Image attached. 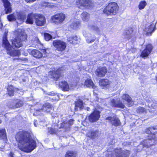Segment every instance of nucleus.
Masks as SVG:
<instances>
[{
  "label": "nucleus",
  "mask_w": 157,
  "mask_h": 157,
  "mask_svg": "<svg viewBox=\"0 0 157 157\" xmlns=\"http://www.w3.org/2000/svg\"><path fill=\"white\" fill-rule=\"evenodd\" d=\"M35 20L36 25L38 26H41L44 25L45 22L44 17L40 14L36 13Z\"/></svg>",
  "instance_id": "obj_16"
},
{
  "label": "nucleus",
  "mask_w": 157,
  "mask_h": 157,
  "mask_svg": "<svg viewBox=\"0 0 157 157\" xmlns=\"http://www.w3.org/2000/svg\"><path fill=\"white\" fill-rule=\"evenodd\" d=\"M37 122V120H35L34 121V124L35 127H37L36 123Z\"/></svg>",
  "instance_id": "obj_51"
},
{
  "label": "nucleus",
  "mask_w": 157,
  "mask_h": 157,
  "mask_svg": "<svg viewBox=\"0 0 157 157\" xmlns=\"http://www.w3.org/2000/svg\"><path fill=\"white\" fill-rule=\"evenodd\" d=\"M16 139L19 142V149L22 151L30 152L36 147V142L31 138L30 133L28 132H19L17 134Z\"/></svg>",
  "instance_id": "obj_1"
},
{
  "label": "nucleus",
  "mask_w": 157,
  "mask_h": 157,
  "mask_svg": "<svg viewBox=\"0 0 157 157\" xmlns=\"http://www.w3.org/2000/svg\"><path fill=\"white\" fill-rule=\"evenodd\" d=\"M31 53L33 56L37 58H41L43 56L41 52L36 49L33 50L31 51Z\"/></svg>",
  "instance_id": "obj_29"
},
{
  "label": "nucleus",
  "mask_w": 157,
  "mask_h": 157,
  "mask_svg": "<svg viewBox=\"0 0 157 157\" xmlns=\"http://www.w3.org/2000/svg\"><path fill=\"white\" fill-rule=\"evenodd\" d=\"M36 13H31L29 14L27 16L26 23L33 24L34 22V20H35Z\"/></svg>",
  "instance_id": "obj_25"
},
{
  "label": "nucleus",
  "mask_w": 157,
  "mask_h": 157,
  "mask_svg": "<svg viewBox=\"0 0 157 157\" xmlns=\"http://www.w3.org/2000/svg\"><path fill=\"white\" fill-rule=\"evenodd\" d=\"M73 120L64 121L60 124V128H63L65 131H68L73 124Z\"/></svg>",
  "instance_id": "obj_15"
},
{
  "label": "nucleus",
  "mask_w": 157,
  "mask_h": 157,
  "mask_svg": "<svg viewBox=\"0 0 157 157\" xmlns=\"http://www.w3.org/2000/svg\"><path fill=\"white\" fill-rule=\"evenodd\" d=\"M80 25V22L78 19H72L71 21L70 27L74 29H77Z\"/></svg>",
  "instance_id": "obj_26"
},
{
  "label": "nucleus",
  "mask_w": 157,
  "mask_h": 157,
  "mask_svg": "<svg viewBox=\"0 0 157 157\" xmlns=\"http://www.w3.org/2000/svg\"><path fill=\"white\" fill-rule=\"evenodd\" d=\"M155 30V25L154 23H147L146 25L144 30V33L147 36H151L152 33Z\"/></svg>",
  "instance_id": "obj_14"
},
{
  "label": "nucleus",
  "mask_w": 157,
  "mask_h": 157,
  "mask_svg": "<svg viewBox=\"0 0 157 157\" xmlns=\"http://www.w3.org/2000/svg\"><path fill=\"white\" fill-rule=\"evenodd\" d=\"M71 39L73 40V44H77V41L78 40V38L76 36L72 37L71 36Z\"/></svg>",
  "instance_id": "obj_42"
},
{
  "label": "nucleus",
  "mask_w": 157,
  "mask_h": 157,
  "mask_svg": "<svg viewBox=\"0 0 157 157\" xmlns=\"http://www.w3.org/2000/svg\"><path fill=\"white\" fill-rule=\"evenodd\" d=\"M3 3L5 11L6 14L10 13L12 12V8L10 2L8 0H2Z\"/></svg>",
  "instance_id": "obj_23"
},
{
  "label": "nucleus",
  "mask_w": 157,
  "mask_h": 157,
  "mask_svg": "<svg viewBox=\"0 0 157 157\" xmlns=\"http://www.w3.org/2000/svg\"><path fill=\"white\" fill-rule=\"evenodd\" d=\"M136 111L138 113L147 112L146 110L144 108L141 107H139L137 108Z\"/></svg>",
  "instance_id": "obj_39"
},
{
  "label": "nucleus",
  "mask_w": 157,
  "mask_h": 157,
  "mask_svg": "<svg viewBox=\"0 0 157 157\" xmlns=\"http://www.w3.org/2000/svg\"><path fill=\"white\" fill-rule=\"evenodd\" d=\"M71 36L67 37V40L71 44H73V40L71 39Z\"/></svg>",
  "instance_id": "obj_47"
},
{
  "label": "nucleus",
  "mask_w": 157,
  "mask_h": 157,
  "mask_svg": "<svg viewBox=\"0 0 157 157\" xmlns=\"http://www.w3.org/2000/svg\"><path fill=\"white\" fill-rule=\"evenodd\" d=\"M95 39V37H93L92 38H90L86 39V41L88 43H90L93 42Z\"/></svg>",
  "instance_id": "obj_44"
},
{
  "label": "nucleus",
  "mask_w": 157,
  "mask_h": 157,
  "mask_svg": "<svg viewBox=\"0 0 157 157\" xmlns=\"http://www.w3.org/2000/svg\"><path fill=\"white\" fill-rule=\"evenodd\" d=\"M106 122L111 123L112 125L115 126L120 125L121 123L120 120L115 115L109 116L105 119Z\"/></svg>",
  "instance_id": "obj_13"
},
{
  "label": "nucleus",
  "mask_w": 157,
  "mask_h": 157,
  "mask_svg": "<svg viewBox=\"0 0 157 157\" xmlns=\"http://www.w3.org/2000/svg\"><path fill=\"white\" fill-rule=\"evenodd\" d=\"M17 17L16 18L13 14H12L7 16V19L10 21L17 20V23L18 24H21L22 23L26 17L25 13L23 12H17Z\"/></svg>",
  "instance_id": "obj_4"
},
{
  "label": "nucleus",
  "mask_w": 157,
  "mask_h": 157,
  "mask_svg": "<svg viewBox=\"0 0 157 157\" xmlns=\"http://www.w3.org/2000/svg\"><path fill=\"white\" fill-rule=\"evenodd\" d=\"M76 5L82 9L88 8L92 6L91 2L89 0H77Z\"/></svg>",
  "instance_id": "obj_11"
},
{
  "label": "nucleus",
  "mask_w": 157,
  "mask_h": 157,
  "mask_svg": "<svg viewBox=\"0 0 157 157\" xmlns=\"http://www.w3.org/2000/svg\"><path fill=\"white\" fill-rule=\"evenodd\" d=\"M84 85L87 87H92L94 89L96 88V87L94 85L92 81L89 79H87L85 81Z\"/></svg>",
  "instance_id": "obj_32"
},
{
  "label": "nucleus",
  "mask_w": 157,
  "mask_h": 157,
  "mask_svg": "<svg viewBox=\"0 0 157 157\" xmlns=\"http://www.w3.org/2000/svg\"><path fill=\"white\" fill-rule=\"evenodd\" d=\"M110 105L114 107H118L121 108H124V105L120 100L119 96H116L110 100Z\"/></svg>",
  "instance_id": "obj_10"
},
{
  "label": "nucleus",
  "mask_w": 157,
  "mask_h": 157,
  "mask_svg": "<svg viewBox=\"0 0 157 157\" xmlns=\"http://www.w3.org/2000/svg\"><path fill=\"white\" fill-rule=\"evenodd\" d=\"M107 71V69L105 67H99L96 70L95 73L98 77H101L104 76Z\"/></svg>",
  "instance_id": "obj_19"
},
{
  "label": "nucleus",
  "mask_w": 157,
  "mask_h": 157,
  "mask_svg": "<svg viewBox=\"0 0 157 157\" xmlns=\"http://www.w3.org/2000/svg\"><path fill=\"white\" fill-rule=\"evenodd\" d=\"M65 18V15L63 13L56 14L51 17L52 22L58 25L62 23Z\"/></svg>",
  "instance_id": "obj_8"
},
{
  "label": "nucleus",
  "mask_w": 157,
  "mask_h": 157,
  "mask_svg": "<svg viewBox=\"0 0 157 157\" xmlns=\"http://www.w3.org/2000/svg\"><path fill=\"white\" fill-rule=\"evenodd\" d=\"M53 44L57 50L62 52L65 50L67 46V44L65 42L58 40L54 41Z\"/></svg>",
  "instance_id": "obj_9"
},
{
  "label": "nucleus",
  "mask_w": 157,
  "mask_h": 157,
  "mask_svg": "<svg viewBox=\"0 0 157 157\" xmlns=\"http://www.w3.org/2000/svg\"><path fill=\"white\" fill-rule=\"evenodd\" d=\"M76 156V154L75 152L68 151L66 152L65 157H75Z\"/></svg>",
  "instance_id": "obj_36"
},
{
  "label": "nucleus",
  "mask_w": 157,
  "mask_h": 157,
  "mask_svg": "<svg viewBox=\"0 0 157 157\" xmlns=\"http://www.w3.org/2000/svg\"><path fill=\"white\" fill-rule=\"evenodd\" d=\"M129 154L128 150L122 151L121 148L116 149L114 150L112 157H128Z\"/></svg>",
  "instance_id": "obj_12"
},
{
  "label": "nucleus",
  "mask_w": 157,
  "mask_h": 157,
  "mask_svg": "<svg viewBox=\"0 0 157 157\" xmlns=\"http://www.w3.org/2000/svg\"><path fill=\"white\" fill-rule=\"evenodd\" d=\"M133 35L132 29L131 28H129L126 30L123 33L124 38L127 40H129Z\"/></svg>",
  "instance_id": "obj_24"
},
{
  "label": "nucleus",
  "mask_w": 157,
  "mask_h": 157,
  "mask_svg": "<svg viewBox=\"0 0 157 157\" xmlns=\"http://www.w3.org/2000/svg\"><path fill=\"white\" fill-rule=\"evenodd\" d=\"M92 29L96 31L97 33H99L100 32L99 29L97 26L94 25L92 26Z\"/></svg>",
  "instance_id": "obj_43"
},
{
  "label": "nucleus",
  "mask_w": 157,
  "mask_h": 157,
  "mask_svg": "<svg viewBox=\"0 0 157 157\" xmlns=\"http://www.w3.org/2000/svg\"><path fill=\"white\" fill-rule=\"evenodd\" d=\"M90 109V108L89 107H87L86 108V109L87 111H89Z\"/></svg>",
  "instance_id": "obj_52"
},
{
  "label": "nucleus",
  "mask_w": 157,
  "mask_h": 157,
  "mask_svg": "<svg viewBox=\"0 0 157 157\" xmlns=\"http://www.w3.org/2000/svg\"><path fill=\"white\" fill-rule=\"evenodd\" d=\"M2 121L1 120H0V124H1L2 122Z\"/></svg>",
  "instance_id": "obj_56"
},
{
  "label": "nucleus",
  "mask_w": 157,
  "mask_h": 157,
  "mask_svg": "<svg viewBox=\"0 0 157 157\" xmlns=\"http://www.w3.org/2000/svg\"><path fill=\"white\" fill-rule=\"evenodd\" d=\"M152 49V46L151 44H149L147 45L146 48L142 52L141 56L144 57L147 56L150 53Z\"/></svg>",
  "instance_id": "obj_22"
},
{
  "label": "nucleus",
  "mask_w": 157,
  "mask_h": 157,
  "mask_svg": "<svg viewBox=\"0 0 157 157\" xmlns=\"http://www.w3.org/2000/svg\"><path fill=\"white\" fill-rule=\"evenodd\" d=\"M26 36L25 35H21V36H17L12 41V46L13 48H19L22 45V42L25 41L26 39Z\"/></svg>",
  "instance_id": "obj_7"
},
{
  "label": "nucleus",
  "mask_w": 157,
  "mask_h": 157,
  "mask_svg": "<svg viewBox=\"0 0 157 157\" xmlns=\"http://www.w3.org/2000/svg\"><path fill=\"white\" fill-rule=\"evenodd\" d=\"M23 104V102L20 100H14L12 104V108H16L22 106Z\"/></svg>",
  "instance_id": "obj_27"
},
{
  "label": "nucleus",
  "mask_w": 157,
  "mask_h": 157,
  "mask_svg": "<svg viewBox=\"0 0 157 157\" xmlns=\"http://www.w3.org/2000/svg\"><path fill=\"white\" fill-rule=\"evenodd\" d=\"M83 108V103L82 100H78L75 102V110L76 111H78L79 109H82Z\"/></svg>",
  "instance_id": "obj_30"
},
{
  "label": "nucleus",
  "mask_w": 157,
  "mask_h": 157,
  "mask_svg": "<svg viewBox=\"0 0 157 157\" xmlns=\"http://www.w3.org/2000/svg\"><path fill=\"white\" fill-rule=\"evenodd\" d=\"M52 73V78H54V80L56 81L60 77L61 72L60 70L58 69L56 71H53Z\"/></svg>",
  "instance_id": "obj_31"
},
{
  "label": "nucleus",
  "mask_w": 157,
  "mask_h": 157,
  "mask_svg": "<svg viewBox=\"0 0 157 157\" xmlns=\"http://www.w3.org/2000/svg\"><path fill=\"white\" fill-rule=\"evenodd\" d=\"M147 4V3L145 1H141L138 6L139 9L140 10H142L144 8Z\"/></svg>",
  "instance_id": "obj_38"
},
{
  "label": "nucleus",
  "mask_w": 157,
  "mask_h": 157,
  "mask_svg": "<svg viewBox=\"0 0 157 157\" xmlns=\"http://www.w3.org/2000/svg\"><path fill=\"white\" fill-rule=\"evenodd\" d=\"M37 40H38V44H40V42L39 40H38V39H37Z\"/></svg>",
  "instance_id": "obj_53"
},
{
  "label": "nucleus",
  "mask_w": 157,
  "mask_h": 157,
  "mask_svg": "<svg viewBox=\"0 0 157 157\" xmlns=\"http://www.w3.org/2000/svg\"><path fill=\"white\" fill-rule=\"evenodd\" d=\"M6 34L7 33H5L3 36L2 44L3 46L7 50V54L12 56H19L20 54L19 51L16 50H11V46L7 39Z\"/></svg>",
  "instance_id": "obj_3"
},
{
  "label": "nucleus",
  "mask_w": 157,
  "mask_h": 157,
  "mask_svg": "<svg viewBox=\"0 0 157 157\" xmlns=\"http://www.w3.org/2000/svg\"><path fill=\"white\" fill-rule=\"evenodd\" d=\"M2 27V25L1 24V23L0 22V28H1Z\"/></svg>",
  "instance_id": "obj_55"
},
{
  "label": "nucleus",
  "mask_w": 157,
  "mask_h": 157,
  "mask_svg": "<svg viewBox=\"0 0 157 157\" xmlns=\"http://www.w3.org/2000/svg\"><path fill=\"white\" fill-rule=\"evenodd\" d=\"M60 131L59 130H56L55 129L53 128H48V133L52 134H58L59 131Z\"/></svg>",
  "instance_id": "obj_37"
},
{
  "label": "nucleus",
  "mask_w": 157,
  "mask_h": 157,
  "mask_svg": "<svg viewBox=\"0 0 157 157\" xmlns=\"http://www.w3.org/2000/svg\"><path fill=\"white\" fill-rule=\"evenodd\" d=\"M121 98L124 101H127L129 107L132 106L134 104V101L132 100L131 97L127 94H123L121 96Z\"/></svg>",
  "instance_id": "obj_21"
},
{
  "label": "nucleus",
  "mask_w": 157,
  "mask_h": 157,
  "mask_svg": "<svg viewBox=\"0 0 157 157\" xmlns=\"http://www.w3.org/2000/svg\"><path fill=\"white\" fill-rule=\"evenodd\" d=\"M157 132V129L154 127H149L146 129V132L148 134H151L148 136L147 139H145L139 145L140 147H148L149 146L153 145L157 143V138L155 137V134Z\"/></svg>",
  "instance_id": "obj_2"
},
{
  "label": "nucleus",
  "mask_w": 157,
  "mask_h": 157,
  "mask_svg": "<svg viewBox=\"0 0 157 157\" xmlns=\"http://www.w3.org/2000/svg\"><path fill=\"white\" fill-rule=\"evenodd\" d=\"M146 101H147L148 102L150 103H151V101H152V100L150 98V99H149V100L148 99V98H147V97H146Z\"/></svg>",
  "instance_id": "obj_48"
},
{
  "label": "nucleus",
  "mask_w": 157,
  "mask_h": 157,
  "mask_svg": "<svg viewBox=\"0 0 157 157\" xmlns=\"http://www.w3.org/2000/svg\"><path fill=\"white\" fill-rule=\"evenodd\" d=\"M99 134L98 131L90 129L86 133V136L90 139H94L97 137Z\"/></svg>",
  "instance_id": "obj_20"
},
{
  "label": "nucleus",
  "mask_w": 157,
  "mask_h": 157,
  "mask_svg": "<svg viewBox=\"0 0 157 157\" xmlns=\"http://www.w3.org/2000/svg\"><path fill=\"white\" fill-rule=\"evenodd\" d=\"M100 113L97 111H94L89 116V121L92 122L97 121L100 117Z\"/></svg>",
  "instance_id": "obj_17"
},
{
  "label": "nucleus",
  "mask_w": 157,
  "mask_h": 157,
  "mask_svg": "<svg viewBox=\"0 0 157 157\" xmlns=\"http://www.w3.org/2000/svg\"><path fill=\"white\" fill-rule=\"evenodd\" d=\"M40 52H41L42 54H43V57H46V51L45 49H42L41 50Z\"/></svg>",
  "instance_id": "obj_46"
},
{
  "label": "nucleus",
  "mask_w": 157,
  "mask_h": 157,
  "mask_svg": "<svg viewBox=\"0 0 157 157\" xmlns=\"http://www.w3.org/2000/svg\"><path fill=\"white\" fill-rule=\"evenodd\" d=\"M36 0H25V1L27 2H32L35 1Z\"/></svg>",
  "instance_id": "obj_50"
},
{
  "label": "nucleus",
  "mask_w": 157,
  "mask_h": 157,
  "mask_svg": "<svg viewBox=\"0 0 157 157\" xmlns=\"http://www.w3.org/2000/svg\"><path fill=\"white\" fill-rule=\"evenodd\" d=\"M42 5L44 7H49L50 6V4L48 2H44L42 3Z\"/></svg>",
  "instance_id": "obj_41"
},
{
  "label": "nucleus",
  "mask_w": 157,
  "mask_h": 157,
  "mask_svg": "<svg viewBox=\"0 0 157 157\" xmlns=\"http://www.w3.org/2000/svg\"><path fill=\"white\" fill-rule=\"evenodd\" d=\"M81 18L82 20L85 21H88L90 18V15L86 12H84L81 14Z\"/></svg>",
  "instance_id": "obj_34"
},
{
  "label": "nucleus",
  "mask_w": 157,
  "mask_h": 157,
  "mask_svg": "<svg viewBox=\"0 0 157 157\" xmlns=\"http://www.w3.org/2000/svg\"><path fill=\"white\" fill-rule=\"evenodd\" d=\"M59 85L60 88L65 91L68 90L70 87H71V89H73L76 87V85H74L73 86H71V85H72V84L70 85L69 86L67 82L65 81L61 82L59 83Z\"/></svg>",
  "instance_id": "obj_18"
},
{
  "label": "nucleus",
  "mask_w": 157,
  "mask_h": 157,
  "mask_svg": "<svg viewBox=\"0 0 157 157\" xmlns=\"http://www.w3.org/2000/svg\"><path fill=\"white\" fill-rule=\"evenodd\" d=\"M35 110V112L33 115L37 116L42 114L43 112L51 113L52 109L51 105L49 103H46L44 104L41 108H36Z\"/></svg>",
  "instance_id": "obj_6"
},
{
  "label": "nucleus",
  "mask_w": 157,
  "mask_h": 157,
  "mask_svg": "<svg viewBox=\"0 0 157 157\" xmlns=\"http://www.w3.org/2000/svg\"><path fill=\"white\" fill-rule=\"evenodd\" d=\"M118 7L117 3L115 2L110 3L104 9L103 12L107 14L115 15L118 10Z\"/></svg>",
  "instance_id": "obj_5"
},
{
  "label": "nucleus",
  "mask_w": 157,
  "mask_h": 157,
  "mask_svg": "<svg viewBox=\"0 0 157 157\" xmlns=\"http://www.w3.org/2000/svg\"><path fill=\"white\" fill-rule=\"evenodd\" d=\"M6 131L5 129H0V138L6 139Z\"/></svg>",
  "instance_id": "obj_35"
},
{
  "label": "nucleus",
  "mask_w": 157,
  "mask_h": 157,
  "mask_svg": "<svg viewBox=\"0 0 157 157\" xmlns=\"http://www.w3.org/2000/svg\"><path fill=\"white\" fill-rule=\"evenodd\" d=\"M46 94L52 96H53L55 95H56V96L57 98H58V95H56V94L55 93L53 92H48V93H46Z\"/></svg>",
  "instance_id": "obj_45"
},
{
  "label": "nucleus",
  "mask_w": 157,
  "mask_h": 157,
  "mask_svg": "<svg viewBox=\"0 0 157 157\" xmlns=\"http://www.w3.org/2000/svg\"><path fill=\"white\" fill-rule=\"evenodd\" d=\"M14 154L12 152H11L10 153L9 156V157H14Z\"/></svg>",
  "instance_id": "obj_49"
},
{
  "label": "nucleus",
  "mask_w": 157,
  "mask_h": 157,
  "mask_svg": "<svg viewBox=\"0 0 157 157\" xmlns=\"http://www.w3.org/2000/svg\"><path fill=\"white\" fill-rule=\"evenodd\" d=\"M94 95H96V93L95 92H94Z\"/></svg>",
  "instance_id": "obj_54"
},
{
  "label": "nucleus",
  "mask_w": 157,
  "mask_h": 157,
  "mask_svg": "<svg viewBox=\"0 0 157 157\" xmlns=\"http://www.w3.org/2000/svg\"><path fill=\"white\" fill-rule=\"evenodd\" d=\"M110 82L107 79H103L99 81L100 85L103 88H107L109 87Z\"/></svg>",
  "instance_id": "obj_28"
},
{
  "label": "nucleus",
  "mask_w": 157,
  "mask_h": 157,
  "mask_svg": "<svg viewBox=\"0 0 157 157\" xmlns=\"http://www.w3.org/2000/svg\"><path fill=\"white\" fill-rule=\"evenodd\" d=\"M15 89L13 86L9 85L7 88L8 94L10 96H12L13 95Z\"/></svg>",
  "instance_id": "obj_33"
},
{
  "label": "nucleus",
  "mask_w": 157,
  "mask_h": 157,
  "mask_svg": "<svg viewBox=\"0 0 157 157\" xmlns=\"http://www.w3.org/2000/svg\"><path fill=\"white\" fill-rule=\"evenodd\" d=\"M45 40L47 41H49L52 37V36L49 34L45 33L44 34Z\"/></svg>",
  "instance_id": "obj_40"
}]
</instances>
